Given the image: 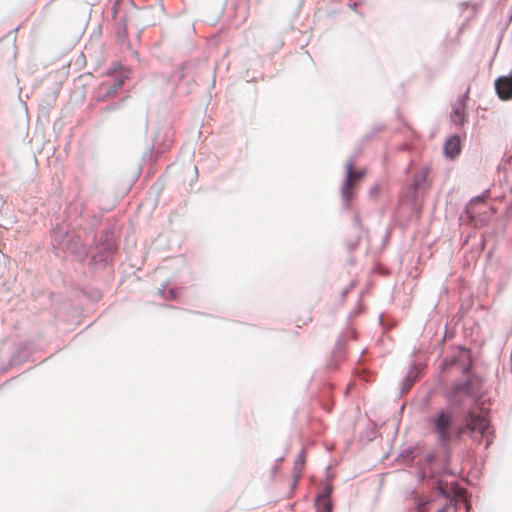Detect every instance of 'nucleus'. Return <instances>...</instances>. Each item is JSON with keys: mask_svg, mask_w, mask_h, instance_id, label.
Wrapping results in <instances>:
<instances>
[{"mask_svg": "<svg viewBox=\"0 0 512 512\" xmlns=\"http://www.w3.org/2000/svg\"><path fill=\"white\" fill-rule=\"evenodd\" d=\"M451 119L456 125H462L465 122L466 118L463 105L460 104L454 108Z\"/></svg>", "mask_w": 512, "mask_h": 512, "instance_id": "nucleus-10", "label": "nucleus"}, {"mask_svg": "<svg viewBox=\"0 0 512 512\" xmlns=\"http://www.w3.org/2000/svg\"><path fill=\"white\" fill-rule=\"evenodd\" d=\"M465 424L459 426L456 430L458 437L465 434L467 431L471 433H479L483 435L489 426L487 418L481 414H476L473 411L466 413L464 417Z\"/></svg>", "mask_w": 512, "mask_h": 512, "instance_id": "nucleus-3", "label": "nucleus"}, {"mask_svg": "<svg viewBox=\"0 0 512 512\" xmlns=\"http://www.w3.org/2000/svg\"><path fill=\"white\" fill-rule=\"evenodd\" d=\"M435 489L448 500L447 504L438 512H457L456 502L453 496H461L462 489L458 487L455 481L448 482L446 479L441 478L436 482Z\"/></svg>", "mask_w": 512, "mask_h": 512, "instance_id": "nucleus-2", "label": "nucleus"}, {"mask_svg": "<svg viewBox=\"0 0 512 512\" xmlns=\"http://www.w3.org/2000/svg\"><path fill=\"white\" fill-rule=\"evenodd\" d=\"M429 504H430V502H425V503L420 504L418 507V512H426L427 511L426 506Z\"/></svg>", "mask_w": 512, "mask_h": 512, "instance_id": "nucleus-12", "label": "nucleus"}, {"mask_svg": "<svg viewBox=\"0 0 512 512\" xmlns=\"http://www.w3.org/2000/svg\"><path fill=\"white\" fill-rule=\"evenodd\" d=\"M495 89L501 100L512 98V73L507 76H501L495 81Z\"/></svg>", "mask_w": 512, "mask_h": 512, "instance_id": "nucleus-7", "label": "nucleus"}, {"mask_svg": "<svg viewBox=\"0 0 512 512\" xmlns=\"http://www.w3.org/2000/svg\"><path fill=\"white\" fill-rule=\"evenodd\" d=\"M453 415L446 410H439L428 419V425L441 444H447L452 440Z\"/></svg>", "mask_w": 512, "mask_h": 512, "instance_id": "nucleus-1", "label": "nucleus"}, {"mask_svg": "<svg viewBox=\"0 0 512 512\" xmlns=\"http://www.w3.org/2000/svg\"><path fill=\"white\" fill-rule=\"evenodd\" d=\"M331 488L327 487L325 491L319 495L316 499L317 512H331L332 501H331Z\"/></svg>", "mask_w": 512, "mask_h": 512, "instance_id": "nucleus-9", "label": "nucleus"}, {"mask_svg": "<svg viewBox=\"0 0 512 512\" xmlns=\"http://www.w3.org/2000/svg\"><path fill=\"white\" fill-rule=\"evenodd\" d=\"M511 192H512V186H511Z\"/></svg>", "mask_w": 512, "mask_h": 512, "instance_id": "nucleus-15", "label": "nucleus"}, {"mask_svg": "<svg viewBox=\"0 0 512 512\" xmlns=\"http://www.w3.org/2000/svg\"><path fill=\"white\" fill-rule=\"evenodd\" d=\"M472 395L471 382L457 384L448 395L449 403L452 406L462 405Z\"/></svg>", "mask_w": 512, "mask_h": 512, "instance_id": "nucleus-6", "label": "nucleus"}, {"mask_svg": "<svg viewBox=\"0 0 512 512\" xmlns=\"http://www.w3.org/2000/svg\"><path fill=\"white\" fill-rule=\"evenodd\" d=\"M461 150V141L457 135L449 137L444 144V152L447 157L455 158Z\"/></svg>", "mask_w": 512, "mask_h": 512, "instance_id": "nucleus-8", "label": "nucleus"}, {"mask_svg": "<svg viewBox=\"0 0 512 512\" xmlns=\"http://www.w3.org/2000/svg\"><path fill=\"white\" fill-rule=\"evenodd\" d=\"M126 78V76L120 73L114 76L113 79L103 81L96 91L97 100L103 102L115 97L117 91L124 85Z\"/></svg>", "mask_w": 512, "mask_h": 512, "instance_id": "nucleus-4", "label": "nucleus"}, {"mask_svg": "<svg viewBox=\"0 0 512 512\" xmlns=\"http://www.w3.org/2000/svg\"><path fill=\"white\" fill-rule=\"evenodd\" d=\"M462 357L469 360V355L466 352L462 353Z\"/></svg>", "mask_w": 512, "mask_h": 512, "instance_id": "nucleus-13", "label": "nucleus"}, {"mask_svg": "<svg viewBox=\"0 0 512 512\" xmlns=\"http://www.w3.org/2000/svg\"><path fill=\"white\" fill-rule=\"evenodd\" d=\"M471 362L469 361V364L464 368L465 371H468L470 369Z\"/></svg>", "mask_w": 512, "mask_h": 512, "instance_id": "nucleus-14", "label": "nucleus"}, {"mask_svg": "<svg viewBox=\"0 0 512 512\" xmlns=\"http://www.w3.org/2000/svg\"><path fill=\"white\" fill-rule=\"evenodd\" d=\"M427 174H428V171L427 170H423L419 175H417L416 179H415V185L416 186L420 185V180L419 179H421L422 181H425L426 177H427Z\"/></svg>", "mask_w": 512, "mask_h": 512, "instance_id": "nucleus-11", "label": "nucleus"}, {"mask_svg": "<svg viewBox=\"0 0 512 512\" xmlns=\"http://www.w3.org/2000/svg\"><path fill=\"white\" fill-rule=\"evenodd\" d=\"M365 170H355L354 162L348 161L346 163V178L342 187V195L345 200H350L353 190L357 187L358 183L363 179Z\"/></svg>", "mask_w": 512, "mask_h": 512, "instance_id": "nucleus-5", "label": "nucleus"}]
</instances>
